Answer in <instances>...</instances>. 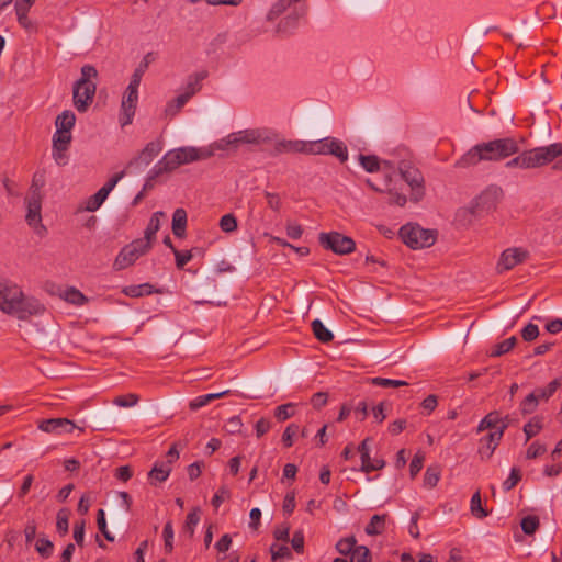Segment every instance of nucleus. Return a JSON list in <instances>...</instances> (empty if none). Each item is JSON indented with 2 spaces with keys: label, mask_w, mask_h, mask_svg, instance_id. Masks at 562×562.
I'll return each instance as SVG.
<instances>
[{
  "label": "nucleus",
  "mask_w": 562,
  "mask_h": 562,
  "mask_svg": "<svg viewBox=\"0 0 562 562\" xmlns=\"http://www.w3.org/2000/svg\"><path fill=\"white\" fill-rule=\"evenodd\" d=\"M139 401L138 395L134 393H128L125 395H119L113 400V404L120 407H132L136 405Z\"/></svg>",
  "instance_id": "obj_49"
},
{
  "label": "nucleus",
  "mask_w": 562,
  "mask_h": 562,
  "mask_svg": "<svg viewBox=\"0 0 562 562\" xmlns=\"http://www.w3.org/2000/svg\"><path fill=\"white\" fill-rule=\"evenodd\" d=\"M312 329L314 336L321 342H329L334 339L333 333L328 328H326L325 325L319 319H314L312 322Z\"/></svg>",
  "instance_id": "obj_31"
},
{
  "label": "nucleus",
  "mask_w": 562,
  "mask_h": 562,
  "mask_svg": "<svg viewBox=\"0 0 562 562\" xmlns=\"http://www.w3.org/2000/svg\"><path fill=\"white\" fill-rule=\"evenodd\" d=\"M161 150L162 142L160 139L149 142L138 156L128 162L127 168L135 166H148Z\"/></svg>",
  "instance_id": "obj_18"
},
{
  "label": "nucleus",
  "mask_w": 562,
  "mask_h": 562,
  "mask_svg": "<svg viewBox=\"0 0 562 562\" xmlns=\"http://www.w3.org/2000/svg\"><path fill=\"white\" fill-rule=\"evenodd\" d=\"M539 336V328L537 325L529 323L521 330V337L525 341H532Z\"/></svg>",
  "instance_id": "obj_61"
},
{
  "label": "nucleus",
  "mask_w": 562,
  "mask_h": 562,
  "mask_svg": "<svg viewBox=\"0 0 562 562\" xmlns=\"http://www.w3.org/2000/svg\"><path fill=\"white\" fill-rule=\"evenodd\" d=\"M212 157L211 149H203V147H180L167 151L159 160L160 165L167 169L168 172L177 169L181 165L194 162L198 160H204Z\"/></svg>",
  "instance_id": "obj_4"
},
{
  "label": "nucleus",
  "mask_w": 562,
  "mask_h": 562,
  "mask_svg": "<svg viewBox=\"0 0 562 562\" xmlns=\"http://www.w3.org/2000/svg\"><path fill=\"white\" fill-rule=\"evenodd\" d=\"M517 153L519 146L515 138H497L474 145L456 162V167L468 168L481 161H501Z\"/></svg>",
  "instance_id": "obj_1"
},
{
  "label": "nucleus",
  "mask_w": 562,
  "mask_h": 562,
  "mask_svg": "<svg viewBox=\"0 0 562 562\" xmlns=\"http://www.w3.org/2000/svg\"><path fill=\"white\" fill-rule=\"evenodd\" d=\"M171 467L169 464H165L162 462H156L153 467V469L148 473V477L154 482H165L168 476L170 475Z\"/></svg>",
  "instance_id": "obj_26"
},
{
  "label": "nucleus",
  "mask_w": 562,
  "mask_h": 562,
  "mask_svg": "<svg viewBox=\"0 0 562 562\" xmlns=\"http://www.w3.org/2000/svg\"><path fill=\"white\" fill-rule=\"evenodd\" d=\"M300 0H278L272 8L270 9L267 19L269 21H273L279 15H281L288 8H290L293 3L299 2Z\"/></svg>",
  "instance_id": "obj_37"
},
{
  "label": "nucleus",
  "mask_w": 562,
  "mask_h": 562,
  "mask_svg": "<svg viewBox=\"0 0 562 562\" xmlns=\"http://www.w3.org/2000/svg\"><path fill=\"white\" fill-rule=\"evenodd\" d=\"M220 227L225 233H231L236 231L237 221L233 214H225L220 220Z\"/></svg>",
  "instance_id": "obj_55"
},
{
  "label": "nucleus",
  "mask_w": 562,
  "mask_h": 562,
  "mask_svg": "<svg viewBox=\"0 0 562 562\" xmlns=\"http://www.w3.org/2000/svg\"><path fill=\"white\" fill-rule=\"evenodd\" d=\"M270 144L273 145L271 155H274V156L284 154V153L307 154L308 142L279 139L278 135L276 134V138Z\"/></svg>",
  "instance_id": "obj_19"
},
{
  "label": "nucleus",
  "mask_w": 562,
  "mask_h": 562,
  "mask_svg": "<svg viewBox=\"0 0 562 562\" xmlns=\"http://www.w3.org/2000/svg\"><path fill=\"white\" fill-rule=\"evenodd\" d=\"M540 521L537 516L529 515L521 519L520 526L524 533L531 536L539 528Z\"/></svg>",
  "instance_id": "obj_45"
},
{
  "label": "nucleus",
  "mask_w": 562,
  "mask_h": 562,
  "mask_svg": "<svg viewBox=\"0 0 562 562\" xmlns=\"http://www.w3.org/2000/svg\"><path fill=\"white\" fill-rule=\"evenodd\" d=\"M138 100V90H134L133 88H126L123 99H122V117L121 124L122 126L128 125L132 123L133 116L135 114L136 104Z\"/></svg>",
  "instance_id": "obj_17"
},
{
  "label": "nucleus",
  "mask_w": 562,
  "mask_h": 562,
  "mask_svg": "<svg viewBox=\"0 0 562 562\" xmlns=\"http://www.w3.org/2000/svg\"><path fill=\"white\" fill-rule=\"evenodd\" d=\"M386 517V514L373 515L369 524L364 528L366 533L369 536H376L383 533L385 530Z\"/></svg>",
  "instance_id": "obj_25"
},
{
  "label": "nucleus",
  "mask_w": 562,
  "mask_h": 562,
  "mask_svg": "<svg viewBox=\"0 0 562 562\" xmlns=\"http://www.w3.org/2000/svg\"><path fill=\"white\" fill-rule=\"evenodd\" d=\"M151 247H149V243L142 239H135L128 245L124 246L119 255L116 256L113 268L116 271L126 269L127 267L135 263V261L147 254Z\"/></svg>",
  "instance_id": "obj_6"
},
{
  "label": "nucleus",
  "mask_w": 562,
  "mask_h": 562,
  "mask_svg": "<svg viewBox=\"0 0 562 562\" xmlns=\"http://www.w3.org/2000/svg\"><path fill=\"white\" fill-rule=\"evenodd\" d=\"M61 297L74 305L81 306L88 302V297L78 289L70 286L65 290Z\"/></svg>",
  "instance_id": "obj_29"
},
{
  "label": "nucleus",
  "mask_w": 562,
  "mask_h": 562,
  "mask_svg": "<svg viewBox=\"0 0 562 562\" xmlns=\"http://www.w3.org/2000/svg\"><path fill=\"white\" fill-rule=\"evenodd\" d=\"M207 76L206 71H200L189 77L184 94H189V98L194 95L198 91L201 90V81L205 79Z\"/></svg>",
  "instance_id": "obj_30"
},
{
  "label": "nucleus",
  "mask_w": 562,
  "mask_h": 562,
  "mask_svg": "<svg viewBox=\"0 0 562 562\" xmlns=\"http://www.w3.org/2000/svg\"><path fill=\"white\" fill-rule=\"evenodd\" d=\"M189 99V94L182 93L178 95L175 100L168 102V104L166 105V114L169 116H175L184 106Z\"/></svg>",
  "instance_id": "obj_35"
},
{
  "label": "nucleus",
  "mask_w": 562,
  "mask_h": 562,
  "mask_svg": "<svg viewBox=\"0 0 562 562\" xmlns=\"http://www.w3.org/2000/svg\"><path fill=\"white\" fill-rule=\"evenodd\" d=\"M69 510L68 509H60L57 513V521H56V529L60 535H66L68 532L69 528Z\"/></svg>",
  "instance_id": "obj_47"
},
{
  "label": "nucleus",
  "mask_w": 562,
  "mask_h": 562,
  "mask_svg": "<svg viewBox=\"0 0 562 562\" xmlns=\"http://www.w3.org/2000/svg\"><path fill=\"white\" fill-rule=\"evenodd\" d=\"M38 429L48 432V434H69L77 426L75 423L68 418H49V419H42L38 422L37 425Z\"/></svg>",
  "instance_id": "obj_15"
},
{
  "label": "nucleus",
  "mask_w": 562,
  "mask_h": 562,
  "mask_svg": "<svg viewBox=\"0 0 562 562\" xmlns=\"http://www.w3.org/2000/svg\"><path fill=\"white\" fill-rule=\"evenodd\" d=\"M299 431V426L295 424H290L283 435H282V442L285 447H291L293 445V436H295Z\"/></svg>",
  "instance_id": "obj_64"
},
{
  "label": "nucleus",
  "mask_w": 562,
  "mask_h": 562,
  "mask_svg": "<svg viewBox=\"0 0 562 562\" xmlns=\"http://www.w3.org/2000/svg\"><path fill=\"white\" fill-rule=\"evenodd\" d=\"M97 525L100 532L104 536L108 541H114V537L110 533L106 527L105 513L103 509H99L97 513Z\"/></svg>",
  "instance_id": "obj_52"
},
{
  "label": "nucleus",
  "mask_w": 562,
  "mask_h": 562,
  "mask_svg": "<svg viewBox=\"0 0 562 562\" xmlns=\"http://www.w3.org/2000/svg\"><path fill=\"white\" fill-rule=\"evenodd\" d=\"M398 170L402 179L412 188V200L418 202L424 195L422 172L413 167L411 162L403 160L398 164Z\"/></svg>",
  "instance_id": "obj_10"
},
{
  "label": "nucleus",
  "mask_w": 562,
  "mask_h": 562,
  "mask_svg": "<svg viewBox=\"0 0 562 562\" xmlns=\"http://www.w3.org/2000/svg\"><path fill=\"white\" fill-rule=\"evenodd\" d=\"M537 406H538V401L536 400V397L530 393L528 394L524 401L520 403V412L524 414V415H529V414H532L536 409H537Z\"/></svg>",
  "instance_id": "obj_53"
},
{
  "label": "nucleus",
  "mask_w": 562,
  "mask_h": 562,
  "mask_svg": "<svg viewBox=\"0 0 562 562\" xmlns=\"http://www.w3.org/2000/svg\"><path fill=\"white\" fill-rule=\"evenodd\" d=\"M76 122V115L70 110H65L56 117V131L70 133Z\"/></svg>",
  "instance_id": "obj_23"
},
{
  "label": "nucleus",
  "mask_w": 562,
  "mask_h": 562,
  "mask_svg": "<svg viewBox=\"0 0 562 562\" xmlns=\"http://www.w3.org/2000/svg\"><path fill=\"white\" fill-rule=\"evenodd\" d=\"M520 480H521L520 470L518 468H513L509 476L503 483L504 491H506V492L510 491L519 483Z\"/></svg>",
  "instance_id": "obj_56"
},
{
  "label": "nucleus",
  "mask_w": 562,
  "mask_h": 562,
  "mask_svg": "<svg viewBox=\"0 0 562 562\" xmlns=\"http://www.w3.org/2000/svg\"><path fill=\"white\" fill-rule=\"evenodd\" d=\"M504 423L505 420L501 417L497 411L491 412L480 422L477 426V432H482L492 428L497 430Z\"/></svg>",
  "instance_id": "obj_24"
},
{
  "label": "nucleus",
  "mask_w": 562,
  "mask_h": 562,
  "mask_svg": "<svg viewBox=\"0 0 562 562\" xmlns=\"http://www.w3.org/2000/svg\"><path fill=\"white\" fill-rule=\"evenodd\" d=\"M165 216V213L161 211L155 212L144 232V237L140 238L142 240H146L149 243V247L153 246L154 240L156 239V233L159 231L160 227V217Z\"/></svg>",
  "instance_id": "obj_21"
},
{
  "label": "nucleus",
  "mask_w": 562,
  "mask_h": 562,
  "mask_svg": "<svg viewBox=\"0 0 562 562\" xmlns=\"http://www.w3.org/2000/svg\"><path fill=\"white\" fill-rule=\"evenodd\" d=\"M294 406L295 405L293 403H286L278 406L274 411V417L279 422H284L291 418L294 415Z\"/></svg>",
  "instance_id": "obj_48"
},
{
  "label": "nucleus",
  "mask_w": 562,
  "mask_h": 562,
  "mask_svg": "<svg viewBox=\"0 0 562 562\" xmlns=\"http://www.w3.org/2000/svg\"><path fill=\"white\" fill-rule=\"evenodd\" d=\"M0 310L26 321L33 315L42 314L45 307L36 299L26 297L18 285L0 282Z\"/></svg>",
  "instance_id": "obj_2"
},
{
  "label": "nucleus",
  "mask_w": 562,
  "mask_h": 562,
  "mask_svg": "<svg viewBox=\"0 0 562 562\" xmlns=\"http://www.w3.org/2000/svg\"><path fill=\"white\" fill-rule=\"evenodd\" d=\"M528 257V251L521 248H508L504 250L497 262L496 269L501 273L516 267L524 262Z\"/></svg>",
  "instance_id": "obj_14"
},
{
  "label": "nucleus",
  "mask_w": 562,
  "mask_h": 562,
  "mask_svg": "<svg viewBox=\"0 0 562 562\" xmlns=\"http://www.w3.org/2000/svg\"><path fill=\"white\" fill-rule=\"evenodd\" d=\"M187 212L184 209H176L172 215V233L176 237L182 238L186 235Z\"/></svg>",
  "instance_id": "obj_22"
},
{
  "label": "nucleus",
  "mask_w": 562,
  "mask_h": 562,
  "mask_svg": "<svg viewBox=\"0 0 562 562\" xmlns=\"http://www.w3.org/2000/svg\"><path fill=\"white\" fill-rule=\"evenodd\" d=\"M471 514L482 519L488 515L487 510H485L482 506V498L480 492H475L471 497V504H470Z\"/></svg>",
  "instance_id": "obj_40"
},
{
  "label": "nucleus",
  "mask_w": 562,
  "mask_h": 562,
  "mask_svg": "<svg viewBox=\"0 0 562 562\" xmlns=\"http://www.w3.org/2000/svg\"><path fill=\"white\" fill-rule=\"evenodd\" d=\"M71 142V133H65L60 131H56L53 136V148L67 151Z\"/></svg>",
  "instance_id": "obj_33"
},
{
  "label": "nucleus",
  "mask_w": 562,
  "mask_h": 562,
  "mask_svg": "<svg viewBox=\"0 0 562 562\" xmlns=\"http://www.w3.org/2000/svg\"><path fill=\"white\" fill-rule=\"evenodd\" d=\"M228 393H229V391L225 390V391H222L218 393H210V394L198 396L196 398H194L193 401H191L189 403V407L192 411H196V409L205 406L206 404H209L211 401L221 398Z\"/></svg>",
  "instance_id": "obj_28"
},
{
  "label": "nucleus",
  "mask_w": 562,
  "mask_h": 562,
  "mask_svg": "<svg viewBox=\"0 0 562 562\" xmlns=\"http://www.w3.org/2000/svg\"><path fill=\"white\" fill-rule=\"evenodd\" d=\"M387 194L390 195V203L398 206H404L406 204V195L398 192L395 188H389Z\"/></svg>",
  "instance_id": "obj_62"
},
{
  "label": "nucleus",
  "mask_w": 562,
  "mask_h": 562,
  "mask_svg": "<svg viewBox=\"0 0 562 562\" xmlns=\"http://www.w3.org/2000/svg\"><path fill=\"white\" fill-rule=\"evenodd\" d=\"M176 266L178 269H182L193 257L192 250L180 251L173 249Z\"/></svg>",
  "instance_id": "obj_58"
},
{
  "label": "nucleus",
  "mask_w": 562,
  "mask_h": 562,
  "mask_svg": "<svg viewBox=\"0 0 562 562\" xmlns=\"http://www.w3.org/2000/svg\"><path fill=\"white\" fill-rule=\"evenodd\" d=\"M356 543H357V540L353 536L346 537V538L340 539L336 543V550L342 555H348V554L351 555L352 552L355 551V549L357 548Z\"/></svg>",
  "instance_id": "obj_41"
},
{
  "label": "nucleus",
  "mask_w": 562,
  "mask_h": 562,
  "mask_svg": "<svg viewBox=\"0 0 562 562\" xmlns=\"http://www.w3.org/2000/svg\"><path fill=\"white\" fill-rule=\"evenodd\" d=\"M276 138V133L268 128H247L229 134L231 143L236 149L240 144L263 145Z\"/></svg>",
  "instance_id": "obj_8"
},
{
  "label": "nucleus",
  "mask_w": 562,
  "mask_h": 562,
  "mask_svg": "<svg viewBox=\"0 0 562 562\" xmlns=\"http://www.w3.org/2000/svg\"><path fill=\"white\" fill-rule=\"evenodd\" d=\"M359 161L368 172H375L380 169V160L375 155H360Z\"/></svg>",
  "instance_id": "obj_46"
},
{
  "label": "nucleus",
  "mask_w": 562,
  "mask_h": 562,
  "mask_svg": "<svg viewBox=\"0 0 562 562\" xmlns=\"http://www.w3.org/2000/svg\"><path fill=\"white\" fill-rule=\"evenodd\" d=\"M25 203L27 207V212L25 215V221L31 226L35 234L43 237L47 233L46 226L42 223V196H26Z\"/></svg>",
  "instance_id": "obj_11"
},
{
  "label": "nucleus",
  "mask_w": 562,
  "mask_h": 562,
  "mask_svg": "<svg viewBox=\"0 0 562 562\" xmlns=\"http://www.w3.org/2000/svg\"><path fill=\"white\" fill-rule=\"evenodd\" d=\"M168 172L167 169L164 168L162 165H160V161H158L154 168L149 171L148 177L143 186V192H148L154 189V180L161 176L162 173Z\"/></svg>",
  "instance_id": "obj_39"
},
{
  "label": "nucleus",
  "mask_w": 562,
  "mask_h": 562,
  "mask_svg": "<svg viewBox=\"0 0 562 562\" xmlns=\"http://www.w3.org/2000/svg\"><path fill=\"white\" fill-rule=\"evenodd\" d=\"M165 291L162 289H155L150 283L130 285L123 289V293L130 297H140L153 293L162 294Z\"/></svg>",
  "instance_id": "obj_20"
},
{
  "label": "nucleus",
  "mask_w": 562,
  "mask_h": 562,
  "mask_svg": "<svg viewBox=\"0 0 562 562\" xmlns=\"http://www.w3.org/2000/svg\"><path fill=\"white\" fill-rule=\"evenodd\" d=\"M270 552H271L272 562H279L280 560H283V559L289 560L292 558L291 550L289 549V547H286L284 544L278 546V544L273 543L270 547Z\"/></svg>",
  "instance_id": "obj_43"
},
{
  "label": "nucleus",
  "mask_w": 562,
  "mask_h": 562,
  "mask_svg": "<svg viewBox=\"0 0 562 562\" xmlns=\"http://www.w3.org/2000/svg\"><path fill=\"white\" fill-rule=\"evenodd\" d=\"M229 490L226 486H221L212 498V505L217 509L225 499L229 498Z\"/></svg>",
  "instance_id": "obj_63"
},
{
  "label": "nucleus",
  "mask_w": 562,
  "mask_h": 562,
  "mask_svg": "<svg viewBox=\"0 0 562 562\" xmlns=\"http://www.w3.org/2000/svg\"><path fill=\"white\" fill-rule=\"evenodd\" d=\"M307 154L311 155H333L345 162L348 159L347 146L334 137H325L318 140L308 142Z\"/></svg>",
  "instance_id": "obj_7"
},
{
  "label": "nucleus",
  "mask_w": 562,
  "mask_h": 562,
  "mask_svg": "<svg viewBox=\"0 0 562 562\" xmlns=\"http://www.w3.org/2000/svg\"><path fill=\"white\" fill-rule=\"evenodd\" d=\"M350 562H371V552L366 546H358L350 557Z\"/></svg>",
  "instance_id": "obj_50"
},
{
  "label": "nucleus",
  "mask_w": 562,
  "mask_h": 562,
  "mask_svg": "<svg viewBox=\"0 0 562 562\" xmlns=\"http://www.w3.org/2000/svg\"><path fill=\"white\" fill-rule=\"evenodd\" d=\"M562 157V143H553L548 146L525 150L506 162L507 168L533 169L552 162Z\"/></svg>",
  "instance_id": "obj_3"
},
{
  "label": "nucleus",
  "mask_w": 562,
  "mask_h": 562,
  "mask_svg": "<svg viewBox=\"0 0 562 562\" xmlns=\"http://www.w3.org/2000/svg\"><path fill=\"white\" fill-rule=\"evenodd\" d=\"M507 428V424L504 423L499 426V428L493 432H490L485 437L481 438L480 443L481 447L479 449V454L482 459H490L497 446L499 445V441L502 440V437L504 435V431Z\"/></svg>",
  "instance_id": "obj_16"
},
{
  "label": "nucleus",
  "mask_w": 562,
  "mask_h": 562,
  "mask_svg": "<svg viewBox=\"0 0 562 562\" xmlns=\"http://www.w3.org/2000/svg\"><path fill=\"white\" fill-rule=\"evenodd\" d=\"M98 76V71L95 67L91 65H85L81 68V78L77 81L78 83L86 85L92 83L90 79L95 78Z\"/></svg>",
  "instance_id": "obj_59"
},
{
  "label": "nucleus",
  "mask_w": 562,
  "mask_h": 562,
  "mask_svg": "<svg viewBox=\"0 0 562 562\" xmlns=\"http://www.w3.org/2000/svg\"><path fill=\"white\" fill-rule=\"evenodd\" d=\"M321 246L337 255H348L355 251L356 243L351 237L338 232L321 233L318 235Z\"/></svg>",
  "instance_id": "obj_9"
},
{
  "label": "nucleus",
  "mask_w": 562,
  "mask_h": 562,
  "mask_svg": "<svg viewBox=\"0 0 562 562\" xmlns=\"http://www.w3.org/2000/svg\"><path fill=\"white\" fill-rule=\"evenodd\" d=\"M200 521V508H193L186 518V522L183 525V531L188 533L191 538L194 535V528Z\"/></svg>",
  "instance_id": "obj_36"
},
{
  "label": "nucleus",
  "mask_w": 562,
  "mask_h": 562,
  "mask_svg": "<svg viewBox=\"0 0 562 562\" xmlns=\"http://www.w3.org/2000/svg\"><path fill=\"white\" fill-rule=\"evenodd\" d=\"M561 380L554 379L552 380L546 387H538L531 394L536 397V400L539 402L540 400H549L560 387Z\"/></svg>",
  "instance_id": "obj_27"
},
{
  "label": "nucleus",
  "mask_w": 562,
  "mask_h": 562,
  "mask_svg": "<svg viewBox=\"0 0 562 562\" xmlns=\"http://www.w3.org/2000/svg\"><path fill=\"white\" fill-rule=\"evenodd\" d=\"M441 471L439 467H429L427 468L424 474V485L426 487L432 488L435 487L440 480Z\"/></svg>",
  "instance_id": "obj_42"
},
{
  "label": "nucleus",
  "mask_w": 562,
  "mask_h": 562,
  "mask_svg": "<svg viewBox=\"0 0 562 562\" xmlns=\"http://www.w3.org/2000/svg\"><path fill=\"white\" fill-rule=\"evenodd\" d=\"M162 536H164V542H165V546H164L165 551L167 553H171L173 550V527H172L171 521L166 522V525L164 527Z\"/></svg>",
  "instance_id": "obj_51"
},
{
  "label": "nucleus",
  "mask_w": 562,
  "mask_h": 562,
  "mask_svg": "<svg viewBox=\"0 0 562 562\" xmlns=\"http://www.w3.org/2000/svg\"><path fill=\"white\" fill-rule=\"evenodd\" d=\"M517 344V338L515 336H512L496 345L493 346L492 350L490 351L491 357H501L507 352H509L515 345Z\"/></svg>",
  "instance_id": "obj_32"
},
{
  "label": "nucleus",
  "mask_w": 562,
  "mask_h": 562,
  "mask_svg": "<svg viewBox=\"0 0 562 562\" xmlns=\"http://www.w3.org/2000/svg\"><path fill=\"white\" fill-rule=\"evenodd\" d=\"M502 195V190L497 187H490L484 190L475 200L473 209L463 210L462 213L475 214L477 211H491L494 210L499 196Z\"/></svg>",
  "instance_id": "obj_12"
},
{
  "label": "nucleus",
  "mask_w": 562,
  "mask_h": 562,
  "mask_svg": "<svg viewBox=\"0 0 562 562\" xmlns=\"http://www.w3.org/2000/svg\"><path fill=\"white\" fill-rule=\"evenodd\" d=\"M542 427V418L539 416L532 417L527 424H525L524 432L526 435V441L539 434Z\"/></svg>",
  "instance_id": "obj_38"
},
{
  "label": "nucleus",
  "mask_w": 562,
  "mask_h": 562,
  "mask_svg": "<svg viewBox=\"0 0 562 562\" xmlns=\"http://www.w3.org/2000/svg\"><path fill=\"white\" fill-rule=\"evenodd\" d=\"M35 550L38 552V554L42 558L47 559L53 554L54 544L47 538L41 537L37 539V541L35 543Z\"/></svg>",
  "instance_id": "obj_44"
},
{
  "label": "nucleus",
  "mask_w": 562,
  "mask_h": 562,
  "mask_svg": "<svg viewBox=\"0 0 562 562\" xmlns=\"http://www.w3.org/2000/svg\"><path fill=\"white\" fill-rule=\"evenodd\" d=\"M19 24L29 32L37 30L36 24L27 16L29 11H15Z\"/></svg>",
  "instance_id": "obj_57"
},
{
  "label": "nucleus",
  "mask_w": 562,
  "mask_h": 562,
  "mask_svg": "<svg viewBox=\"0 0 562 562\" xmlns=\"http://www.w3.org/2000/svg\"><path fill=\"white\" fill-rule=\"evenodd\" d=\"M109 193L100 188L93 195H91L87 203H86V210L89 212L97 211L102 203L106 200Z\"/></svg>",
  "instance_id": "obj_34"
},
{
  "label": "nucleus",
  "mask_w": 562,
  "mask_h": 562,
  "mask_svg": "<svg viewBox=\"0 0 562 562\" xmlns=\"http://www.w3.org/2000/svg\"><path fill=\"white\" fill-rule=\"evenodd\" d=\"M547 451V447L538 441H533L526 452L527 459H536Z\"/></svg>",
  "instance_id": "obj_60"
},
{
  "label": "nucleus",
  "mask_w": 562,
  "mask_h": 562,
  "mask_svg": "<svg viewBox=\"0 0 562 562\" xmlns=\"http://www.w3.org/2000/svg\"><path fill=\"white\" fill-rule=\"evenodd\" d=\"M95 83L81 85L76 82L74 86V105L79 112H86L92 103L95 94Z\"/></svg>",
  "instance_id": "obj_13"
},
{
  "label": "nucleus",
  "mask_w": 562,
  "mask_h": 562,
  "mask_svg": "<svg viewBox=\"0 0 562 562\" xmlns=\"http://www.w3.org/2000/svg\"><path fill=\"white\" fill-rule=\"evenodd\" d=\"M400 237L412 249H420L434 245L437 234L436 231L425 229L417 224H406L400 228Z\"/></svg>",
  "instance_id": "obj_5"
},
{
  "label": "nucleus",
  "mask_w": 562,
  "mask_h": 562,
  "mask_svg": "<svg viewBox=\"0 0 562 562\" xmlns=\"http://www.w3.org/2000/svg\"><path fill=\"white\" fill-rule=\"evenodd\" d=\"M371 383L376 386L382 387H400L407 385V382L402 380H392V379H385V378H373L371 379Z\"/></svg>",
  "instance_id": "obj_54"
}]
</instances>
